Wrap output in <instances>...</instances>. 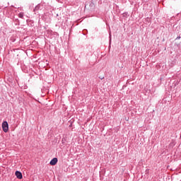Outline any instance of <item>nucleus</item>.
Masks as SVG:
<instances>
[{"label": "nucleus", "instance_id": "39448f33", "mask_svg": "<svg viewBox=\"0 0 181 181\" xmlns=\"http://www.w3.org/2000/svg\"><path fill=\"white\" fill-rule=\"evenodd\" d=\"M127 119V121H128V119Z\"/></svg>", "mask_w": 181, "mask_h": 181}, {"label": "nucleus", "instance_id": "423d86ee", "mask_svg": "<svg viewBox=\"0 0 181 181\" xmlns=\"http://www.w3.org/2000/svg\"><path fill=\"white\" fill-rule=\"evenodd\" d=\"M127 119V121H128V119Z\"/></svg>", "mask_w": 181, "mask_h": 181}, {"label": "nucleus", "instance_id": "f257e3e1", "mask_svg": "<svg viewBox=\"0 0 181 181\" xmlns=\"http://www.w3.org/2000/svg\"><path fill=\"white\" fill-rule=\"evenodd\" d=\"M2 129L4 132H8L9 129V126L8 125V122H4L2 123Z\"/></svg>", "mask_w": 181, "mask_h": 181}, {"label": "nucleus", "instance_id": "20e7f679", "mask_svg": "<svg viewBox=\"0 0 181 181\" xmlns=\"http://www.w3.org/2000/svg\"><path fill=\"white\" fill-rule=\"evenodd\" d=\"M19 18H23V13H21L18 15Z\"/></svg>", "mask_w": 181, "mask_h": 181}, {"label": "nucleus", "instance_id": "f03ea898", "mask_svg": "<svg viewBox=\"0 0 181 181\" xmlns=\"http://www.w3.org/2000/svg\"><path fill=\"white\" fill-rule=\"evenodd\" d=\"M57 163V158H54L50 162L49 164L51 166H54Z\"/></svg>", "mask_w": 181, "mask_h": 181}, {"label": "nucleus", "instance_id": "7ed1b4c3", "mask_svg": "<svg viewBox=\"0 0 181 181\" xmlns=\"http://www.w3.org/2000/svg\"><path fill=\"white\" fill-rule=\"evenodd\" d=\"M16 176L17 179H22L23 177V176L22 175V173H21L19 171L16 172Z\"/></svg>", "mask_w": 181, "mask_h": 181}]
</instances>
